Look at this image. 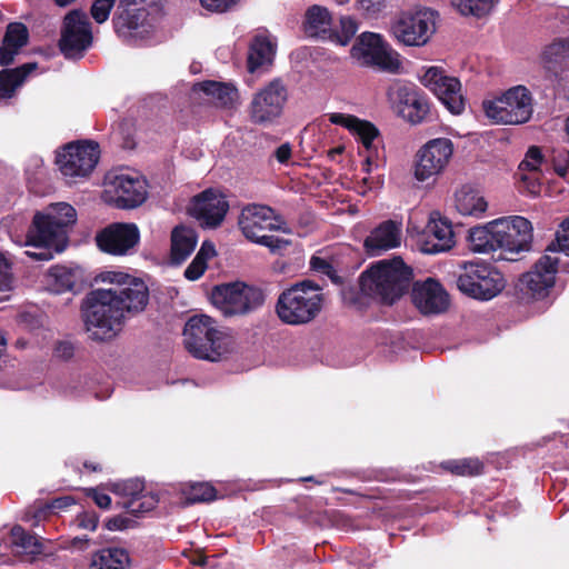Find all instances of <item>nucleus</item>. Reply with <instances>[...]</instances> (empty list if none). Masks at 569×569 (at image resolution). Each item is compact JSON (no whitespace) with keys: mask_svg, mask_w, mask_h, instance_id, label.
<instances>
[{"mask_svg":"<svg viewBox=\"0 0 569 569\" xmlns=\"http://www.w3.org/2000/svg\"><path fill=\"white\" fill-rule=\"evenodd\" d=\"M98 280L112 287L92 290L83 300L81 311L86 330L93 340L116 337L126 313L142 311L149 299L146 283L120 270H106Z\"/></svg>","mask_w":569,"mask_h":569,"instance_id":"nucleus-1","label":"nucleus"},{"mask_svg":"<svg viewBox=\"0 0 569 569\" xmlns=\"http://www.w3.org/2000/svg\"><path fill=\"white\" fill-rule=\"evenodd\" d=\"M186 349L196 358L218 361L233 347V338L227 329L207 315L191 317L183 329Z\"/></svg>","mask_w":569,"mask_h":569,"instance_id":"nucleus-2","label":"nucleus"},{"mask_svg":"<svg viewBox=\"0 0 569 569\" xmlns=\"http://www.w3.org/2000/svg\"><path fill=\"white\" fill-rule=\"evenodd\" d=\"M323 303L322 288L311 280H302L279 295L276 313L286 325L302 326L310 323L320 315Z\"/></svg>","mask_w":569,"mask_h":569,"instance_id":"nucleus-3","label":"nucleus"},{"mask_svg":"<svg viewBox=\"0 0 569 569\" xmlns=\"http://www.w3.org/2000/svg\"><path fill=\"white\" fill-rule=\"evenodd\" d=\"M411 276L401 258L383 259L361 274L360 287L366 295L391 305L407 290Z\"/></svg>","mask_w":569,"mask_h":569,"instance_id":"nucleus-4","label":"nucleus"},{"mask_svg":"<svg viewBox=\"0 0 569 569\" xmlns=\"http://www.w3.org/2000/svg\"><path fill=\"white\" fill-rule=\"evenodd\" d=\"M77 221L76 209L67 202L48 206L38 212V261H48L68 246V228Z\"/></svg>","mask_w":569,"mask_h":569,"instance_id":"nucleus-5","label":"nucleus"},{"mask_svg":"<svg viewBox=\"0 0 569 569\" xmlns=\"http://www.w3.org/2000/svg\"><path fill=\"white\" fill-rule=\"evenodd\" d=\"M238 223L248 240L268 247L272 252H277L289 244L288 240L267 234V231L273 230L287 232L283 220L268 206L249 204L244 207L241 210Z\"/></svg>","mask_w":569,"mask_h":569,"instance_id":"nucleus-6","label":"nucleus"},{"mask_svg":"<svg viewBox=\"0 0 569 569\" xmlns=\"http://www.w3.org/2000/svg\"><path fill=\"white\" fill-rule=\"evenodd\" d=\"M483 110L496 123L521 124L532 116V97L526 87L516 86L500 97L483 101Z\"/></svg>","mask_w":569,"mask_h":569,"instance_id":"nucleus-7","label":"nucleus"},{"mask_svg":"<svg viewBox=\"0 0 569 569\" xmlns=\"http://www.w3.org/2000/svg\"><path fill=\"white\" fill-rule=\"evenodd\" d=\"M212 305L226 317L251 312L264 302L263 292L242 282L214 287L211 292Z\"/></svg>","mask_w":569,"mask_h":569,"instance_id":"nucleus-8","label":"nucleus"},{"mask_svg":"<svg viewBox=\"0 0 569 569\" xmlns=\"http://www.w3.org/2000/svg\"><path fill=\"white\" fill-rule=\"evenodd\" d=\"M351 56L361 66L376 67L390 73H397L401 68L398 52L380 34L373 32H365L358 38Z\"/></svg>","mask_w":569,"mask_h":569,"instance_id":"nucleus-9","label":"nucleus"},{"mask_svg":"<svg viewBox=\"0 0 569 569\" xmlns=\"http://www.w3.org/2000/svg\"><path fill=\"white\" fill-rule=\"evenodd\" d=\"M459 290L472 298L490 300L505 287L503 276L486 263L469 262L457 279Z\"/></svg>","mask_w":569,"mask_h":569,"instance_id":"nucleus-10","label":"nucleus"},{"mask_svg":"<svg viewBox=\"0 0 569 569\" xmlns=\"http://www.w3.org/2000/svg\"><path fill=\"white\" fill-rule=\"evenodd\" d=\"M287 100L286 86L281 80L274 79L252 94L248 117L254 124H271L281 117Z\"/></svg>","mask_w":569,"mask_h":569,"instance_id":"nucleus-11","label":"nucleus"},{"mask_svg":"<svg viewBox=\"0 0 569 569\" xmlns=\"http://www.w3.org/2000/svg\"><path fill=\"white\" fill-rule=\"evenodd\" d=\"M99 156V146L94 142H70L56 152V164L64 178H87L96 168Z\"/></svg>","mask_w":569,"mask_h":569,"instance_id":"nucleus-12","label":"nucleus"},{"mask_svg":"<svg viewBox=\"0 0 569 569\" xmlns=\"http://www.w3.org/2000/svg\"><path fill=\"white\" fill-rule=\"evenodd\" d=\"M395 38L406 44H426L436 31V16L430 9H419L400 14L391 27Z\"/></svg>","mask_w":569,"mask_h":569,"instance_id":"nucleus-13","label":"nucleus"},{"mask_svg":"<svg viewBox=\"0 0 569 569\" xmlns=\"http://www.w3.org/2000/svg\"><path fill=\"white\" fill-rule=\"evenodd\" d=\"M92 31L88 16L82 10H71L63 18L60 50L68 59H80L92 44Z\"/></svg>","mask_w":569,"mask_h":569,"instance_id":"nucleus-14","label":"nucleus"},{"mask_svg":"<svg viewBox=\"0 0 569 569\" xmlns=\"http://www.w3.org/2000/svg\"><path fill=\"white\" fill-rule=\"evenodd\" d=\"M453 154V143L447 138H437L423 144L416 156L415 178L427 181L441 174Z\"/></svg>","mask_w":569,"mask_h":569,"instance_id":"nucleus-15","label":"nucleus"},{"mask_svg":"<svg viewBox=\"0 0 569 569\" xmlns=\"http://www.w3.org/2000/svg\"><path fill=\"white\" fill-rule=\"evenodd\" d=\"M139 242V228L131 222H113L96 234L97 247L102 252L116 257L132 254Z\"/></svg>","mask_w":569,"mask_h":569,"instance_id":"nucleus-16","label":"nucleus"},{"mask_svg":"<svg viewBox=\"0 0 569 569\" xmlns=\"http://www.w3.org/2000/svg\"><path fill=\"white\" fill-rule=\"evenodd\" d=\"M559 258L548 251L519 280L520 291L532 299L546 298L555 284Z\"/></svg>","mask_w":569,"mask_h":569,"instance_id":"nucleus-17","label":"nucleus"},{"mask_svg":"<svg viewBox=\"0 0 569 569\" xmlns=\"http://www.w3.org/2000/svg\"><path fill=\"white\" fill-rule=\"evenodd\" d=\"M421 83L432 91L446 108L453 114H460L465 109L460 81L446 74L439 67H429L420 77Z\"/></svg>","mask_w":569,"mask_h":569,"instance_id":"nucleus-18","label":"nucleus"},{"mask_svg":"<svg viewBox=\"0 0 569 569\" xmlns=\"http://www.w3.org/2000/svg\"><path fill=\"white\" fill-rule=\"evenodd\" d=\"M388 98L398 114L412 124L422 122L429 113L428 100L413 84H392Z\"/></svg>","mask_w":569,"mask_h":569,"instance_id":"nucleus-19","label":"nucleus"},{"mask_svg":"<svg viewBox=\"0 0 569 569\" xmlns=\"http://www.w3.org/2000/svg\"><path fill=\"white\" fill-rule=\"evenodd\" d=\"M104 186L106 192L111 194L121 208H134L147 197L146 181L138 176L109 172L106 176Z\"/></svg>","mask_w":569,"mask_h":569,"instance_id":"nucleus-20","label":"nucleus"},{"mask_svg":"<svg viewBox=\"0 0 569 569\" xmlns=\"http://www.w3.org/2000/svg\"><path fill=\"white\" fill-rule=\"evenodd\" d=\"M496 226L500 250L509 253L529 250L532 241V226L529 220L520 216L503 217L497 219Z\"/></svg>","mask_w":569,"mask_h":569,"instance_id":"nucleus-21","label":"nucleus"},{"mask_svg":"<svg viewBox=\"0 0 569 569\" xmlns=\"http://www.w3.org/2000/svg\"><path fill=\"white\" fill-rule=\"evenodd\" d=\"M228 210L229 203L226 197L212 189L204 190L196 196L188 208L190 216L196 218L200 226L204 228L220 226Z\"/></svg>","mask_w":569,"mask_h":569,"instance_id":"nucleus-22","label":"nucleus"},{"mask_svg":"<svg viewBox=\"0 0 569 569\" xmlns=\"http://www.w3.org/2000/svg\"><path fill=\"white\" fill-rule=\"evenodd\" d=\"M412 301L423 315H439L449 307V296L435 279L416 282L412 288Z\"/></svg>","mask_w":569,"mask_h":569,"instance_id":"nucleus-23","label":"nucleus"},{"mask_svg":"<svg viewBox=\"0 0 569 569\" xmlns=\"http://www.w3.org/2000/svg\"><path fill=\"white\" fill-rule=\"evenodd\" d=\"M402 238V223L386 220L373 228L363 242L369 256H379L385 251L398 248Z\"/></svg>","mask_w":569,"mask_h":569,"instance_id":"nucleus-24","label":"nucleus"},{"mask_svg":"<svg viewBox=\"0 0 569 569\" xmlns=\"http://www.w3.org/2000/svg\"><path fill=\"white\" fill-rule=\"evenodd\" d=\"M455 246V236L451 224L445 219L431 218L423 231L421 250L425 253H439L450 250Z\"/></svg>","mask_w":569,"mask_h":569,"instance_id":"nucleus-25","label":"nucleus"},{"mask_svg":"<svg viewBox=\"0 0 569 569\" xmlns=\"http://www.w3.org/2000/svg\"><path fill=\"white\" fill-rule=\"evenodd\" d=\"M329 121L333 124L346 128L353 134L366 148L370 151L373 147V141L378 137V129L369 121L361 120L352 114L332 112L328 114Z\"/></svg>","mask_w":569,"mask_h":569,"instance_id":"nucleus-26","label":"nucleus"},{"mask_svg":"<svg viewBox=\"0 0 569 569\" xmlns=\"http://www.w3.org/2000/svg\"><path fill=\"white\" fill-rule=\"evenodd\" d=\"M276 49L277 41L268 31L258 32L249 47L248 70L253 73L258 69L271 64Z\"/></svg>","mask_w":569,"mask_h":569,"instance_id":"nucleus-27","label":"nucleus"},{"mask_svg":"<svg viewBox=\"0 0 569 569\" xmlns=\"http://www.w3.org/2000/svg\"><path fill=\"white\" fill-rule=\"evenodd\" d=\"M455 204L462 216L480 218L488 208V202L481 191L465 184L455 194Z\"/></svg>","mask_w":569,"mask_h":569,"instance_id":"nucleus-28","label":"nucleus"},{"mask_svg":"<svg viewBox=\"0 0 569 569\" xmlns=\"http://www.w3.org/2000/svg\"><path fill=\"white\" fill-rule=\"evenodd\" d=\"M332 18L327 8L315 4L306 12L305 31L309 37L329 39L332 37Z\"/></svg>","mask_w":569,"mask_h":569,"instance_id":"nucleus-29","label":"nucleus"},{"mask_svg":"<svg viewBox=\"0 0 569 569\" xmlns=\"http://www.w3.org/2000/svg\"><path fill=\"white\" fill-rule=\"evenodd\" d=\"M497 219L485 226H479L469 231V248L472 252L490 253L499 249L498 236H496Z\"/></svg>","mask_w":569,"mask_h":569,"instance_id":"nucleus-30","label":"nucleus"},{"mask_svg":"<svg viewBox=\"0 0 569 569\" xmlns=\"http://www.w3.org/2000/svg\"><path fill=\"white\" fill-rule=\"evenodd\" d=\"M197 236L194 230L187 227H176L171 233V262L182 263L194 250Z\"/></svg>","mask_w":569,"mask_h":569,"instance_id":"nucleus-31","label":"nucleus"},{"mask_svg":"<svg viewBox=\"0 0 569 569\" xmlns=\"http://www.w3.org/2000/svg\"><path fill=\"white\" fill-rule=\"evenodd\" d=\"M36 70V62H27L17 68L0 70V99L12 98L16 89L23 84L28 76Z\"/></svg>","mask_w":569,"mask_h":569,"instance_id":"nucleus-32","label":"nucleus"},{"mask_svg":"<svg viewBox=\"0 0 569 569\" xmlns=\"http://www.w3.org/2000/svg\"><path fill=\"white\" fill-rule=\"evenodd\" d=\"M193 89L197 91H202L211 100L222 107L232 106L238 99L237 89L229 84L217 81H204L201 83L194 84Z\"/></svg>","mask_w":569,"mask_h":569,"instance_id":"nucleus-33","label":"nucleus"},{"mask_svg":"<svg viewBox=\"0 0 569 569\" xmlns=\"http://www.w3.org/2000/svg\"><path fill=\"white\" fill-rule=\"evenodd\" d=\"M43 283L46 290L53 293L71 290L74 286L73 271L64 266H53L44 274Z\"/></svg>","mask_w":569,"mask_h":569,"instance_id":"nucleus-34","label":"nucleus"},{"mask_svg":"<svg viewBox=\"0 0 569 569\" xmlns=\"http://www.w3.org/2000/svg\"><path fill=\"white\" fill-rule=\"evenodd\" d=\"M129 556L120 548L102 549L93 559L97 569H128Z\"/></svg>","mask_w":569,"mask_h":569,"instance_id":"nucleus-35","label":"nucleus"},{"mask_svg":"<svg viewBox=\"0 0 569 569\" xmlns=\"http://www.w3.org/2000/svg\"><path fill=\"white\" fill-rule=\"evenodd\" d=\"M7 543L17 553L28 551L30 560H34L36 552L31 549L36 547L34 537L28 533L22 526L16 525L11 528Z\"/></svg>","mask_w":569,"mask_h":569,"instance_id":"nucleus-36","label":"nucleus"},{"mask_svg":"<svg viewBox=\"0 0 569 569\" xmlns=\"http://www.w3.org/2000/svg\"><path fill=\"white\" fill-rule=\"evenodd\" d=\"M499 0H451V4L463 16L477 18L489 14Z\"/></svg>","mask_w":569,"mask_h":569,"instance_id":"nucleus-37","label":"nucleus"},{"mask_svg":"<svg viewBox=\"0 0 569 569\" xmlns=\"http://www.w3.org/2000/svg\"><path fill=\"white\" fill-rule=\"evenodd\" d=\"M442 467L458 476H476L481 473L483 468L481 461L473 458L449 460L443 462Z\"/></svg>","mask_w":569,"mask_h":569,"instance_id":"nucleus-38","label":"nucleus"},{"mask_svg":"<svg viewBox=\"0 0 569 569\" xmlns=\"http://www.w3.org/2000/svg\"><path fill=\"white\" fill-rule=\"evenodd\" d=\"M36 316L31 312H21L17 318V329L20 335L29 333L31 337L34 336L36 328ZM31 342V339H27L23 336H20L14 341V347L17 349L23 350Z\"/></svg>","mask_w":569,"mask_h":569,"instance_id":"nucleus-39","label":"nucleus"},{"mask_svg":"<svg viewBox=\"0 0 569 569\" xmlns=\"http://www.w3.org/2000/svg\"><path fill=\"white\" fill-rule=\"evenodd\" d=\"M28 40L29 32L27 27L21 22H11L7 27L2 41L7 46L21 50L28 43Z\"/></svg>","mask_w":569,"mask_h":569,"instance_id":"nucleus-40","label":"nucleus"},{"mask_svg":"<svg viewBox=\"0 0 569 569\" xmlns=\"http://www.w3.org/2000/svg\"><path fill=\"white\" fill-rule=\"evenodd\" d=\"M357 30L358 24L351 17H341L339 30H332V37L329 40L346 46L353 38Z\"/></svg>","mask_w":569,"mask_h":569,"instance_id":"nucleus-41","label":"nucleus"},{"mask_svg":"<svg viewBox=\"0 0 569 569\" xmlns=\"http://www.w3.org/2000/svg\"><path fill=\"white\" fill-rule=\"evenodd\" d=\"M216 499V489L207 482H197L190 486L187 500L191 503L207 502Z\"/></svg>","mask_w":569,"mask_h":569,"instance_id":"nucleus-42","label":"nucleus"},{"mask_svg":"<svg viewBox=\"0 0 569 569\" xmlns=\"http://www.w3.org/2000/svg\"><path fill=\"white\" fill-rule=\"evenodd\" d=\"M146 18V10L142 8L130 10L123 8L117 18V26L126 27L129 30H137Z\"/></svg>","mask_w":569,"mask_h":569,"instance_id":"nucleus-43","label":"nucleus"},{"mask_svg":"<svg viewBox=\"0 0 569 569\" xmlns=\"http://www.w3.org/2000/svg\"><path fill=\"white\" fill-rule=\"evenodd\" d=\"M143 489L144 485L143 481H141L140 479H129L112 485L113 492L121 496L130 497V499L138 498V496H140L143 492Z\"/></svg>","mask_w":569,"mask_h":569,"instance_id":"nucleus-44","label":"nucleus"},{"mask_svg":"<svg viewBox=\"0 0 569 569\" xmlns=\"http://www.w3.org/2000/svg\"><path fill=\"white\" fill-rule=\"evenodd\" d=\"M560 230L557 232L556 241L551 242L547 250L551 254H556L558 251L565 252L569 256V219L563 221L560 226Z\"/></svg>","mask_w":569,"mask_h":569,"instance_id":"nucleus-45","label":"nucleus"},{"mask_svg":"<svg viewBox=\"0 0 569 569\" xmlns=\"http://www.w3.org/2000/svg\"><path fill=\"white\" fill-rule=\"evenodd\" d=\"M157 502L158 500L153 495L142 492L138 498L130 499L126 503V508L132 513L147 512L152 510Z\"/></svg>","mask_w":569,"mask_h":569,"instance_id":"nucleus-46","label":"nucleus"},{"mask_svg":"<svg viewBox=\"0 0 569 569\" xmlns=\"http://www.w3.org/2000/svg\"><path fill=\"white\" fill-rule=\"evenodd\" d=\"M569 52V40L561 39L552 42L542 52L546 62H557Z\"/></svg>","mask_w":569,"mask_h":569,"instance_id":"nucleus-47","label":"nucleus"},{"mask_svg":"<svg viewBox=\"0 0 569 569\" xmlns=\"http://www.w3.org/2000/svg\"><path fill=\"white\" fill-rule=\"evenodd\" d=\"M116 0H96L91 6V17L97 23H103L108 20L110 11Z\"/></svg>","mask_w":569,"mask_h":569,"instance_id":"nucleus-48","label":"nucleus"},{"mask_svg":"<svg viewBox=\"0 0 569 569\" xmlns=\"http://www.w3.org/2000/svg\"><path fill=\"white\" fill-rule=\"evenodd\" d=\"M12 284L11 263L0 252V291H8Z\"/></svg>","mask_w":569,"mask_h":569,"instance_id":"nucleus-49","label":"nucleus"},{"mask_svg":"<svg viewBox=\"0 0 569 569\" xmlns=\"http://www.w3.org/2000/svg\"><path fill=\"white\" fill-rule=\"evenodd\" d=\"M207 266L208 264L206 262L194 257L184 270V277L190 281L198 280L204 273Z\"/></svg>","mask_w":569,"mask_h":569,"instance_id":"nucleus-50","label":"nucleus"},{"mask_svg":"<svg viewBox=\"0 0 569 569\" xmlns=\"http://www.w3.org/2000/svg\"><path fill=\"white\" fill-rule=\"evenodd\" d=\"M76 523L79 528L93 531L98 526V516L94 511H83L78 515Z\"/></svg>","mask_w":569,"mask_h":569,"instance_id":"nucleus-51","label":"nucleus"},{"mask_svg":"<svg viewBox=\"0 0 569 569\" xmlns=\"http://www.w3.org/2000/svg\"><path fill=\"white\" fill-rule=\"evenodd\" d=\"M541 162V153L538 148H530L526 158L521 161L520 169L536 170Z\"/></svg>","mask_w":569,"mask_h":569,"instance_id":"nucleus-52","label":"nucleus"},{"mask_svg":"<svg viewBox=\"0 0 569 569\" xmlns=\"http://www.w3.org/2000/svg\"><path fill=\"white\" fill-rule=\"evenodd\" d=\"M237 2L238 0H200L201 6L212 12H223Z\"/></svg>","mask_w":569,"mask_h":569,"instance_id":"nucleus-53","label":"nucleus"},{"mask_svg":"<svg viewBox=\"0 0 569 569\" xmlns=\"http://www.w3.org/2000/svg\"><path fill=\"white\" fill-rule=\"evenodd\" d=\"M19 51V49L7 46L2 42V46L0 47V66L8 67L12 64Z\"/></svg>","mask_w":569,"mask_h":569,"instance_id":"nucleus-54","label":"nucleus"},{"mask_svg":"<svg viewBox=\"0 0 569 569\" xmlns=\"http://www.w3.org/2000/svg\"><path fill=\"white\" fill-rule=\"evenodd\" d=\"M87 495L102 509H108L111 505V498L99 489L90 488L87 490Z\"/></svg>","mask_w":569,"mask_h":569,"instance_id":"nucleus-55","label":"nucleus"},{"mask_svg":"<svg viewBox=\"0 0 569 569\" xmlns=\"http://www.w3.org/2000/svg\"><path fill=\"white\" fill-rule=\"evenodd\" d=\"M386 0H358L360 9L369 16H375L382 10Z\"/></svg>","mask_w":569,"mask_h":569,"instance_id":"nucleus-56","label":"nucleus"},{"mask_svg":"<svg viewBox=\"0 0 569 569\" xmlns=\"http://www.w3.org/2000/svg\"><path fill=\"white\" fill-rule=\"evenodd\" d=\"M216 254L214 246L210 242H203L196 254L197 258L208 263V260Z\"/></svg>","mask_w":569,"mask_h":569,"instance_id":"nucleus-57","label":"nucleus"},{"mask_svg":"<svg viewBox=\"0 0 569 569\" xmlns=\"http://www.w3.org/2000/svg\"><path fill=\"white\" fill-rule=\"evenodd\" d=\"M274 157L280 163H287L291 157V146L283 143L274 151Z\"/></svg>","mask_w":569,"mask_h":569,"instance_id":"nucleus-58","label":"nucleus"},{"mask_svg":"<svg viewBox=\"0 0 569 569\" xmlns=\"http://www.w3.org/2000/svg\"><path fill=\"white\" fill-rule=\"evenodd\" d=\"M73 503V499L71 497H61L51 501L46 508L49 510H61Z\"/></svg>","mask_w":569,"mask_h":569,"instance_id":"nucleus-59","label":"nucleus"},{"mask_svg":"<svg viewBox=\"0 0 569 569\" xmlns=\"http://www.w3.org/2000/svg\"><path fill=\"white\" fill-rule=\"evenodd\" d=\"M310 267L312 270L320 271L323 273H328L331 269V266L320 257H312L310 260Z\"/></svg>","mask_w":569,"mask_h":569,"instance_id":"nucleus-60","label":"nucleus"},{"mask_svg":"<svg viewBox=\"0 0 569 569\" xmlns=\"http://www.w3.org/2000/svg\"><path fill=\"white\" fill-rule=\"evenodd\" d=\"M26 246L36 247V214L30 221V226L26 236Z\"/></svg>","mask_w":569,"mask_h":569,"instance_id":"nucleus-61","label":"nucleus"},{"mask_svg":"<svg viewBox=\"0 0 569 569\" xmlns=\"http://www.w3.org/2000/svg\"><path fill=\"white\" fill-rule=\"evenodd\" d=\"M57 352L59 353V356L69 358L72 356V346L68 342H61L57 347Z\"/></svg>","mask_w":569,"mask_h":569,"instance_id":"nucleus-62","label":"nucleus"},{"mask_svg":"<svg viewBox=\"0 0 569 569\" xmlns=\"http://www.w3.org/2000/svg\"><path fill=\"white\" fill-rule=\"evenodd\" d=\"M147 2H149V0H120L119 9L120 8H130L132 6L136 7V6L147 3ZM150 2H153V0H150Z\"/></svg>","mask_w":569,"mask_h":569,"instance_id":"nucleus-63","label":"nucleus"},{"mask_svg":"<svg viewBox=\"0 0 569 569\" xmlns=\"http://www.w3.org/2000/svg\"><path fill=\"white\" fill-rule=\"evenodd\" d=\"M76 0H54L56 4L59 7H67L74 2Z\"/></svg>","mask_w":569,"mask_h":569,"instance_id":"nucleus-64","label":"nucleus"}]
</instances>
